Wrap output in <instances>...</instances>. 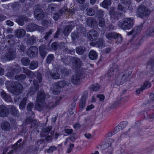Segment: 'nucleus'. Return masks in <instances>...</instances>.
<instances>
[{"mask_svg":"<svg viewBox=\"0 0 154 154\" xmlns=\"http://www.w3.org/2000/svg\"><path fill=\"white\" fill-rule=\"evenodd\" d=\"M134 24L133 19L130 18L125 19L123 21L119 24V26L123 29H129L132 27Z\"/></svg>","mask_w":154,"mask_h":154,"instance_id":"nucleus-1","label":"nucleus"},{"mask_svg":"<svg viewBox=\"0 0 154 154\" xmlns=\"http://www.w3.org/2000/svg\"><path fill=\"white\" fill-rule=\"evenodd\" d=\"M137 13L138 16L143 18L145 17L148 16L150 13L148 9L143 5H140L138 7Z\"/></svg>","mask_w":154,"mask_h":154,"instance_id":"nucleus-2","label":"nucleus"},{"mask_svg":"<svg viewBox=\"0 0 154 154\" xmlns=\"http://www.w3.org/2000/svg\"><path fill=\"white\" fill-rule=\"evenodd\" d=\"M25 137H25L23 140L21 138L16 143L12 145V148L14 152H16L20 151L23 149L26 140Z\"/></svg>","mask_w":154,"mask_h":154,"instance_id":"nucleus-3","label":"nucleus"},{"mask_svg":"<svg viewBox=\"0 0 154 154\" xmlns=\"http://www.w3.org/2000/svg\"><path fill=\"white\" fill-rule=\"evenodd\" d=\"M6 39L8 40V45H5L4 48L7 50H10L11 47L15 45V36L12 34H9L6 36Z\"/></svg>","mask_w":154,"mask_h":154,"instance_id":"nucleus-4","label":"nucleus"},{"mask_svg":"<svg viewBox=\"0 0 154 154\" xmlns=\"http://www.w3.org/2000/svg\"><path fill=\"white\" fill-rule=\"evenodd\" d=\"M33 83L34 87H30L28 92V94L30 96L34 94L39 88V84L36 80H34L33 81Z\"/></svg>","mask_w":154,"mask_h":154,"instance_id":"nucleus-5","label":"nucleus"},{"mask_svg":"<svg viewBox=\"0 0 154 154\" xmlns=\"http://www.w3.org/2000/svg\"><path fill=\"white\" fill-rule=\"evenodd\" d=\"M71 60L73 68L76 71H78V69L80 68L82 65V62L79 58L75 57H72Z\"/></svg>","mask_w":154,"mask_h":154,"instance_id":"nucleus-6","label":"nucleus"},{"mask_svg":"<svg viewBox=\"0 0 154 154\" xmlns=\"http://www.w3.org/2000/svg\"><path fill=\"white\" fill-rule=\"evenodd\" d=\"M38 52V49L35 46H32L30 47L27 52L28 56L31 58L36 56Z\"/></svg>","mask_w":154,"mask_h":154,"instance_id":"nucleus-7","label":"nucleus"},{"mask_svg":"<svg viewBox=\"0 0 154 154\" xmlns=\"http://www.w3.org/2000/svg\"><path fill=\"white\" fill-rule=\"evenodd\" d=\"M15 21L20 26H23L24 24V22L28 21V18L25 15L20 14L18 16Z\"/></svg>","mask_w":154,"mask_h":154,"instance_id":"nucleus-8","label":"nucleus"},{"mask_svg":"<svg viewBox=\"0 0 154 154\" xmlns=\"http://www.w3.org/2000/svg\"><path fill=\"white\" fill-rule=\"evenodd\" d=\"M30 124L29 126L31 128H33L36 129L38 126V122L36 119L32 120L30 118H27L26 120V124Z\"/></svg>","mask_w":154,"mask_h":154,"instance_id":"nucleus-9","label":"nucleus"},{"mask_svg":"<svg viewBox=\"0 0 154 154\" xmlns=\"http://www.w3.org/2000/svg\"><path fill=\"white\" fill-rule=\"evenodd\" d=\"M114 140L112 138H109L107 139L102 146V147L104 149L109 148L110 150L108 152L109 154H112L113 149L111 147H109L113 143Z\"/></svg>","mask_w":154,"mask_h":154,"instance_id":"nucleus-10","label":"nucleus"},{"mask_svg":"<svg viewBox=\"0 0 154 154\" xmlns=\"http://www.w3.org/2000/svg\"><path fill=\"white\" fill-rule=\"evenodd\" d=\"M34 15L36 18L41 20L44 18L45 14L43 10L41 9H36L34 11Z\"/></svg>","mask_w":154,"mask_h":154,"instance_id":"nucleus-11","label":"nucleus"},{"mask_svg":"<svg viewBox=\"0 0 154 154\" xmlns=\"http://www.w3.org/2000/svg\"><path fill=\"white\" fill-rule=\"evenodd\" d=\"M87 36L91 41L96 40L98 36L97 32L95 30L93 29L90 30L87 34Z\"/></svg>","mask_w":154,"mask_h":154,"instance_id":"nucleus-12","label":"nucleus"},{"mask_svg":"<svg viewBox=\"0 0 154 154\" xmlns=\"http://www.w3.org/2000/svg\"><path fill=\"white\" fill-rule=\"evenodd\" d=\"M13 91V93L14 94H21L22 92L23 87L21 84L16 82L15 86Z\"/></svg>","mask_w":154,"mask_h":154,"instance_id":"nucleus-13","label":"nucleus"},{"mask_svg":"<svg viewBox=\"0 0 154 154\" xmlns=\"http://www.w3.org/2000/svg\"><path fill=\"white\" fill-rule=\"evenodd\" d=\"M47 48L46 46L44 44L41 45L39 47V51L41 57L44 59L47 53Z\"/></svg>","mask_w":154,"mask_h":154,"instance_id":"nucleus-14","label":"nucleus"},{"mask_svg":"<svg viewBox=\"0 0 154 154\" xmlns=\"http://www.w3.org/2000/svg\"><path fill=\"white\" fill-rule=\"evenodd\" d=\"M8 108L4 105L0 106V117H7L8 114Z\"/></svg>","mask_w":154,"mask_h":154,"instance_id":"nucleus-15","label":"nucleus"},{"mask_svg":"<svg viewBox=\"0 0 154 154\" xmlns=\"http://www.w3.org/2000/svg\"><path fill=\"white\" fill-rule=\"evenodd\" d=\"M45 99V95L44 92L41 90L38 91L37 95V101L39 102H42L44 101Z\"/></svg>","mask_w":154,"mask_h":154,"instance_id":"nucleus-16","label":"nucleus"},{"mask_svg":"<svg viewBox=\"0 0 154 154\" xmlns=\"http://www.w3.org/2000/svg\"><path fill=\"white\" fill-rule=\"evenodd\" d=\"M57 70L64 77L68 76L69 73V71L62 66H58Z\"/></svg>","mask_w":154,"mask_h":154,"instance_id":"nucleus-17","label":"nucleus"},{"mask_svg":"<svg viewBox=\"0 0 154 154\" xmlns=\"http://www.w3.org/2000/svg\"><path fill=\"white\" fill-rule=\"evenodd\" d=\"M125 126V122H122L115 128L113 131H112L111 133V135H113L116 134L120 130L124 128Z\"/></svg>","mask_w":154,"mask_h":154,"instance_id":"nucleus-18","label":"nucleus"},{"mask_svg":"<svg viewBox=\"0 0 154 154\" xmlns=\"http://www.w3.org/2000/svg\"><path fill=\"white\" fill-rule=\"evenodd\" d=\"M141 29V26H137L133 29L131 31L128 32V35H132L134 37L136 35L140 34Z\"/></svg>","mask_w":154,"mask_h":154,"instance_id":"nucleus-19","label":"nucleus"},{"mask_svg":"<svg viewBox=\"0 0 154 154\" xmlns=\"http://www.w3.org/2000/svg\"><path fill=\"white\" fill-rule=\"evenodd\" d=\"M109 13L111 17L113 18L121 17L122 15V13L116 11L113 8H111L110 9Z\"/></svg>","mask_w":154,"mask_h":154,"instance_id":"nucleus-20","label":"nucleus"},{"mask_svg":"<svg viewBox=\"0 0 154 154\" xmlns=\"http://www.w3.org/2000/svg\"><path fill=\"white\" fill-rule=\"evenodd\" d=\"M118 66L115 64L113 65L112 67H111L109 70L108 71V74L109 76H111V75L115 74L116 75L118 72Z\"/></svg>","mask_w":154,"mask_h":154,"instance_id":"nucleus-21","label":"nucleus"},{"mask_svg":"<svg viewBox=\"0 0 154 154\" xmlns=\"http://www.w3.org/2000/svg\"><path fill=\"white\" fill-rule=\"evenodd\" d=\"M10 112L11 115L14 117H18L19 116L18 111L14 106H11L10 108Z\"/></svg>","mask_w":154,"mask_h":154,"instance_id":"nucleus-22","label":"nucleus"},{"mask_svg":"<svg viewBox=\"0 0 154 154\" xmlns=\"http://www.w3.org/2000/svg\"><path fill=\"white\" fill-rule=\"evenodd\" d=\"M16 82L13 81H7L5 83V85L6 88L8 89L11 90L13 91L14 89V87L15 86Z\"/></svg>","mask_w":154,"mask_h":154,"instance_id":"nucleus-23","label":"nucleus"},{"mask_svg":"<svg viewBox=\"0 0 154 154\" xmlns=\"http://www.w3.org/2000/svg\"><path fill=\"white\" fill-rule=\"evenodd\" d=\"M87 94L84 93L82 96L79 103V107L83 109L85 106Z\"/></svg>","mask_w":154,"mask_h":154,"instance_id":"nucleus-24","label":"nucleus"},{"mask_svg":"<svg viewBox=\"0 0 154 154\" xmlns=\"http://www.w3.org/2000/svg\"><path fill=\"white\" fill-rule=\"evenodd\" d=\"M60 45L56 42H53L51 45V50L54 51H56L57 50L58 47L60 48V49H61L62 47H61V45H64V43L63 42H61Z\"/></svg>","mask_w":154,"mask_h":154,"instance_id":"nucleus-25","label":"nucleus"},{"mask_svg":"<svg viewBox=\"0 0 154 154\" xmlns=\"http://www.w3.org/2000/svg\"><path fill=\"white\" fill-rule=\"evenodd\" d=\"M81 76L78 75H74L72 77L71 82L72 83L76 85L80 82Z\"/></svg>","mask_w":154,"mask_h":154,"instance_id":"nucleus-26","label":"nucleus"},{"mask_svg":"<svg viewBox=\"0 0 154 154\" xmlns=\"http://www.w3.org/2000/svg\"><path fill=\"white\" fill-rule=\"evenodd\" d=\"M15 53L9 50L8 52L7 53L4 57L9 61L13 60L14 58Z\"/></svg>","mask_w":154,"mask_h":154,"instance_id":"nucleus-27","label":"nucleus"},{"mask_svg":"<svg viewBox=\"0 0 154 154\" xmlns=\"http://www.w3.org/2000/svg\"><path fill=\"white\" fill-rule=\"evenodd\" d=\"M113 38L115 40L117 44L119 45L121 44L122 42V38L121 35L115 32Z\"/></svg>","mask_w":154,"mask_h":154,"instance_id":"nucleus-28","label":"nucleus"},{"mask_svg":"<svg viewBox=\"0 0 154 154\" xmlns=\"http://www.w3.org/2000/svg\"><path fill=\"white\" fill-rule=\"evenodd\" d=\"M36 41V38L32 36L28 37L26 40V43L27 46H30L34 45Z\"/></svg>","mask_w":154,"mask_h":154,"instance_id":"nucleus-29","label":"nucleus"},{"mask_svg":"<svg viewBox=\"0 0 154 154\" xmlns=\"http://www.w3.org/2000/svg\"><path fill=\"white\" fill-rule=\"evenodd\" d=\"M2 98L6 102H9L11 100V96L10 94H8L3 90L0 93Z\"/></svg>","mask_w":154,"mask_h":154,"instance_id":"nucleus-30","label":"nucleus"},{"mask_svg":"<svg viewBox=\"0 0 154 154\" xmlns=\"http://www.w3.org/2000/svg\"><path fill=\"white\" fill-rule=\"evenodd\" d=\"M73 26L72 24L67 26L63 30V33L65 35H68L73 29Z\"/></svg>","mask_w":154,"mask_h":154,"instance_id":"nucleus-31","label":"nucleus"},{"mask_svg":"<svg viewBox=\"0 0 154 154\" xmlns=\"http://www.w3.org/2000/svg\"><path fill=\"white\" fill-rule=\"evenodd\" d=\"M66 85V83L64 80L60 81L55 83L54 87L55 88L59 89L64 87Z\"/></svg>","mask_w":154,"mask_h":154,"instance_id":"nucleus-32","label":"nucleus"},{"mask_svg":"<svg viewBox=\"0 0 154 154\" xmlns=\"http://www.w3.org/2000/svg\"><path fill=\"white\" fill-rule=\"evenodd\" d=\"M2 128L5 131H8L11 129V126L9 123L7 121L4 122L1 125Z\"/></svg>","mask_w":154,"mask_h":154,"instance_id":"nucleus-33","label":"nucleus"},{"mask_svg":"<svg viewBox=\"0 0 154 154\" xmlns=\"http://www.w3.org/2000/svg\"><path fill=\"white\" fill-rule=\"evenodd\" d=\"M26 33L25 30L23 29H17L15 32V36L18 38H21L24 36Z\"/></svg>","mask_w":154,"mask_h":154,"instance_id":"nucleus-34","label":"nucleus"},{"mask_svg":"<svg viewBox=\"0 0 154 154\" xmlns=\"http://www.w3.org/2000/svg\"><path fill=\"white\" fill-rule=\"evenodd\" d=\"M51 129V127L50 126L42 128V131L43 132L41 133L40 134L41 137H45V133H49Z\"/></svg>","mask_w":154,"mask_h":154,"instance_id":"nucleus-35","label":"nucleus"},{"mask_svg":"<svg viewBox=\"0 0 154 154\" xmlns=\"http://www.w3.org/2000/svg\"><path fill=\"white\" fill-rule=\"evenodd\" d=\"M96 21L92 17L87 18V25L91 27H93L96 25Z\"/></svg>","mask_w":154,"mask_h":154,"instance_id":"nucleus-36","label":"nucleus"},{"mask_svg":"<svg viewBox=\"0 0 154 154\" xmlns=\"http://www.w3.org/2000/svg\"><path fill=\"white\" fill-rule=\"evenodd\" d=\"M37 25L34 23H30L26 27V30L28 31L33 32L36 30Z\"/></svg>","mask_w":154,"mask_h":154,"instance_id":"nucleus-37","label":"nucleus"},{"mask_svg":"<svg viewBox=\"0 0 154 154\" xmlns=\"http://www.w3.org/2000/svg\"><path fill=\"white\" fill-rule=\"evenodd\" d=\"M71 36L73 42H76L79 40V33L77 32L74 31L72 32Z\"/></svg>","mask_w":154,"mask_h":154,"instance_id":"nucleus-38","label":"nucleus"},{"mask_svg":"<svg viewBox=\"0 0 154 154\" xmlns=\"http://www.w3.org/2000/svg\"><path fill=\"white\" fill-rule=\"evenodd\" d=\"M34 104L32 103H29L27 106L26 110L28 113L31 115H33L34 114V112L32 111V109L33 108Z\"/></svg>","mask_w":154,"mask_h":154,"instance_id":"nucleus-39","label":"nucleus"},{"mask_svg":"<svg viewBox=\"0 0 154 154\" xmlns=\"http://www.w3.org/2000/svg\"><path fill=\"white\" fill-rule=\"evenodd\" d=\"M27 98L25 97L23 98L22 100L20 102L19 105V107L20 109L24 110L25 109V107L26 104Z\"/></svg>","mask_w":154,"mask_h":154,"instance_id":"nucleus-40","label":"nucleus"},{"mask_svg":"<svg viewBox=\"0 0 154 154\" xmlns=\"http://www.w3.org/2000/svg\"><path fill=\"white\" fill-rule=\"evenodd\" d=\"M89 58L91 60L96 59L97 57V53L94 50L91 51L88 54Z\"/></svg>","mask_w":154,"mask_h":154,"instance_id":"nucleus-41","label":"nucleus"},{"mask_svg":"<svg viewBox=\"0 0 154 154\" xmlns=\"http://www.w3.org/2000/svg\"><path fill=\"white\" fill-rule=\"evenodd\" d=\"M21 62L22 64L25 66H28L30 63L29 59L26 57H22L21 59Z\"/></svg>","mask_w":154,"mask_h":154,"instance_id":"nucleus-42","label":"nucleus"},{"mask_svg":"<svg viewBox=\"0 0 154 154\" xmlns=\"http://www.w3.org/2000/svg\"><path fill=\"white\" fill-rule=\"evenodd\" d=\"M131 73L132 72L131 71L128 70H126L124 72V73L122 75V76H121V77H122L123 79L125 81L131 75Z\"/></svg>","mask_w":154,"mask_h":154,"instance_id":"nucleus-43","label":"nucleus"},{"mask_svg":"<svg viewBox=\"0 0 154 154\" xmlns=\"http://www.w3.org/2000/svg\"><path fill=\"white\" fill-rule=\"evenodd\" d=\"M86 51V49L84 47H78L76 48V51L79 54L82 55Z\"/></svg>","mask_w":154,"mask_h":154,"instance_id":"nucleus-44","label":"nucleus"},{"mask_svg":"<svg viewBox=\"0 0 154 154\" xmlns=\"http://www.w3.org/2000/svg\"><path fill=\"white\" fill-rule=\"evenodd\" d=\"M151 68V70L154 72V60L152 59L148 61L147 63V68Z\"/></svg>","mask_w":154,"mask_h":154,"instance_id":"nucleus-45","label":"nucleus"},{"mask_svg":"<svg viewBox=\"0 0 154 154\" xmlns=\"http://www.w3.org/2000/svg\"><path fill=\"white\" fill-rule=\"evenodd\" d=\"M100 88V86L97 84H94L89 87L90 89L93 91H97Z\"/></svg>","mask_w":154,"mask_h":154,"instance_id":"nucleus-46","label":"nucleus"},{"mask_svg":"<svg viewBox=\"0 0 154 154\" xmlns=\"http://www.w3.org/2000/svg\"><path fill=\"white\" fill-rule=\"evenodd\" d=\"M151 84L149 81H146L141 86L142 88V90H143L145 89H148L151 87Z\"/></svg>","mask_w":154,"mask_h":154,"instance_id":"nucleus-47","label":"nucleus"},{"mask_svg":"<svg viewBox=\"0 0 154 154\" xmlns=\"http://www.w3.org/2000/svg\"><path fill=\"white\" fill-rule=\"evenodd\" d=\"M23 69L24 73L26 74L28 76L31 77H33L34 74L32 72L28 69H26L25 68H23Z\"/></svg>","mask_w":154,"mask_h":154,"instance_id":"nucleus-48","label":"nucleus"},{"mask_svg":"<svg viewBox=\"0 0 154 154\" xmlns=\"http://www.w3.org/2000/svg\"><path fill=\"white\" fill-rule=\"evenodd\" d=\"M54 57L53 54H49L47 57L46 62L48 64H50L51 63V62L54 60Z\"/></svg>","mask_w":154,"mask_h":154,"instance_id":"nucleus-49","label":"nucleus"},{"mask_svg":"<svg viewBox=\"0 0 154 154\" xmlns=\"http://www.w3.org/2000/svg\"><path fill=\"white\" fill-rule=\"evenodd\" d=\"M29 65V68L32 70L36 68L38 66V63L36 61H32L30 63Z\"/></svg>","mask_w":154,"mask_h":154,"instance_id":"nucleus-50","label":"nucleus"},{"mask_svg":"<svg viewBox=\"0 0 154 154\" xmlns=\"http://www.w3.org/2000/svg\"><path fill=\"white\" fill-rule=\"evenodd\" d=\"M14 78L18 81H23L26 78V76L24 74L17 75L15 76Z\"/></svg>","mask_w":154,"mask_h":154,"instance_id":"nucleus-51","label":"nucleus"},{"mask_svg":"<svg viewBox=\"0 0 154 154\" xmlns=\"http://www.w3.org/2000/svg\"><path fill=\"white\" fill-rule=\"evenodd\" d=\"M125 82V81L119 75L116 79L115 84L117 85H120L123 84Z\"/></svg>","mask_w":154,"mask_h":154,"instance_id":"nucleus-52","label":"nucleus"},{"mask_svg":"<svg viewBox=\"0 0 154 154\" xmlns=\"http://www.w3.org/2000/svg\"><path fill=\"white\" fill-rule=\"evenodd\" d=\"M104 11L101 9L98 10L96 13V16L99 19L102 18L104 16Z\"/></svg>","mask_w":154,"mask_h":154,"instance_id":"nucleus-53","label":"nucleus"},{"mask_svg":"<svg viewBox=\"0 0 154 154\" xmlns=\"http://www.w3.org/2000/svg\"><path fill=\"white\" fill-rule=\"evenodd\" d=\"M78 70L79 71H78V74L81 77H84V76L83 75H85L86 74V69H84L83 68H81L80 67V68L78 69Z\"/></svg>","mask_w":154,"mask_h":154,"instance_id":"nucleus-54","label":"nucleus"},{"mask_svg":"<svg viewBox=\"0 0 154 154\" xmlns=\"http://www.w3.org/2000/svg\"><path fill=\"white\" fill-rule=\"evenodd\" d=\"M56 8V5L51 4L49 5L48 8V11L50 13H52L54 11Z\"/></svg>","mask_w":154,"mask_h":154,"instance_id":"nucleus-55","label":"nucleus"},{"mask_svg":"<svg viewBox=\"0 0 154 154\" xmlns=\"http://www.w3.org/2000/svg\"><path fill=\"white\" fill-rule=\"evenodd\" d=\"M57 148L54 146H51L49 148L46 149V151L48 153H52L54 151L57 150Z\"/></svg>","mask_w":154,"mask_h":154,"instance_id":"nucleus-56","label":"nucleus"},{"mask_svg":"<svg viewBox=\"0 0 154 154\" xmlns=\"http://www.w3.org/2000/svg\"><path fill=\"white\" fill-rule=\"evenodd\" d=\"M62 15L61 12H57L53 14V17L55 21H57Z\"/></svg>","mask_w":154,"mask_h":154,"instance_id":"nucleus-57","label":"nucleus"},{"mask_svg":"<svg viewBox=\"0 0 154 154\" xmlns=\"http://www.w3.org/2000/svg\"><path fill=\"white\" fill-rule=\"evenodd\" d=\"M117 9L121 12L120 13H122V14L123 13H125L126 12L125 8L120 4H118L117 7Z\"/></svg>","mask_w":154,"mask_h":154,"instance_id":"nucleus-58","label":"nucleus"},{"mask_svg":"<svg viewBox=\"0 0 154 154\" xmlns=\"http://www.w3.org/2000/svg\"><path fill=\"white\" fill-rule=\"evenodd\" d=\"M111 4V0H104L102 2V6L105 8H107Z\"/></svg>","mask_w":154,"mask_h":154,"instance_id":"nucleus-59","label":"nucleus"},{"mask_svg":"<svg viewBox=\"0 0 154 154\" xmlns=\"http://www.w3.org/2000/svg\"><path fill=\"white\" fill-rule=\"evenodd\" d=\"M103 44V41L101 38H99L96 42V47L98 48L102 47Z\"/></svg>","mask_w":154,"mask_h":154,"instance_id":"nucleus-60","label":"nucleus"},{"mask_svg":"<svg viewBox=\"0 0 154 154\" xmlns=\"http://www.w3.org/2000/svg\"><path fill=\"white\" fill-rule=\"evenodd\" d=\"M115 32L106 33V38L109 40H111L113 38Z\"/></svg>","mask_w":154,"mask_h":154,"instance_id":"nucleus-61","label":"nucleus"},{"mask_svg":"<svg viewBox=\"0 0 154 154\" xmlns=\"http://www.w3.org/2000/svg\"><path fill=\"white\" fill-rule=\"evenodd\" d=\"M94 120V117L92 115L88 117L87 122L88 121V124L89 125H92L93 124V122Z\"/></svg>","mask_w":154,"mask_h":154,"instance_id":"nucleus-62","label":"nucleus"},{"mask_svg":"<svg viewBox=\"0 0 154 154\" xmlns=\"http://www.w3.org/2000/svg\"><path fill=\"white\" fill-rule=\"evenodd\" d=\"M146 34L149 36H154V27L150 28L149 30L146 32Z\"/></svg>","mask_w":154,"mask_h":154,"instance_id":"nucleus-63","label":"nucleus"},{"mask_svg":"<svg viewBox=\"0 0 154 154\" xmlns=\"http://www.w3.org/2000/svg\"><path fill=\"white\" fill-rule=\"evenodd\" d=\"M95 12L94 9L91 8H87V15L92 16L94 15Z\"/></svg>","mask_w":154,"mask_h":154,"instance_id":"nucleus-64","label":"nucleus"}]
</instances>
